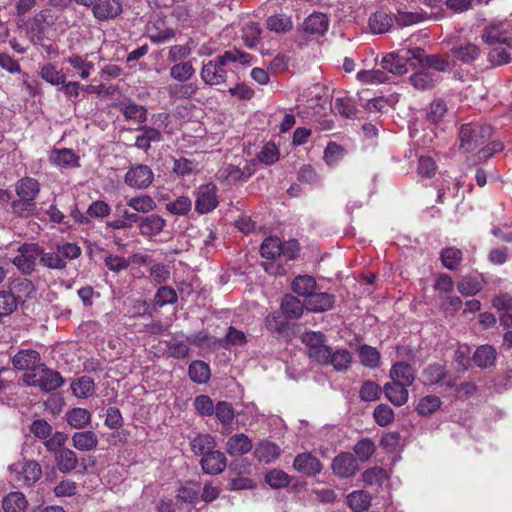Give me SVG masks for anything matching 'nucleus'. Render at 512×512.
I'll return each instance as SVG.
<instances>
[{
	"label": "nucleus",
	"mask_w": 512,
	"mask_h": 512,
	"mask_svg": "<svg viewBox=\"0 0 512 512\" xmlns=\"http://www.w3.org/2000/svg\"><path fill=\"white\" fill-rule=\"evenodd\" d=\"M251 56L248 53L238 50L225 51L222 55L204 63L200 72L201 79L210 86L220 85L226 81V70L224 67L231 62L247 64Z\"/></svg>",
	"instance_id": "nucleus-1"
},
{
	"label": "nucleus",
	"mask_w": 512,
	"mask_h": 512,
	"mask_svg": "<svg viewBox=\"0 0 512 512\" xmlns=\"http://www.w3.org/2000/svg\"><path fill=\"white\" fill-rule=\"evenodd\" d=\"M23 381L26 385L38 387L44 392L55 391L64 384L61 374L43 363L34 372H26Z\"/></svg>",
	"instance_id": "nucleus-2"
},
{
	"label": "nucleus",
	"mask_w": 512,
	"mask_h": 512,
	"mask_svg": "<svg viewBox=\"0 0 512 512\" xmlns=\"http://www.w3.org/2000/svg\"><path fill=\"white\" fill-rule=\"evenodd\" d=\"M311 359L322 365H332L338 372H346L352 364V355L348 350H333L330 346L313 348Z\"/></svg>",
	"instance_id": "nucleus-3"
},
{
	"label": "nucleus",
	"mask_w": 512,
	"mask_h": 512,
	"mask_svg": "<svg viewBox=\"0 0 512 512\" xmlns=\"http://www.w3.org/2000/svg\"><path fill=\"white\" fill-rule=\"evenodd\" d=\"M492 127L488 124L469 123L460 129L461 148L467 152L473 151L484 144L492 135Z\"/></svg>",
	"instance_id": "nucleus-4"
},
{
	"label": "nucleus",
	"mask_w": 512,
	"mask_h": 512,
	"mask_svg": "<svg viewBox=\"0 0 512 512\" xmlns=\"http://www.w3.org/2000/svg\"><path fill=\"white\" fill-rule=\"evenodd\" d=\"M10 479L20 487L34 485L42 476V468L34 460L13 463L9 466Z\"/></svg>",
	"instance_id": "nucleus-5"
},
{
	"label": "nucleus",
	"mask_w": 512,
	"mask_h": 512,
	"mask_svg": "<svg viewBox=\"0 0 512 512\" xmlns=\"http://www.w3.org/2000/svg\"><path fill=\"white\" fill-rule=\"evenodd\" d=\"M422 55V49H406L400 53H389L383 57L381 66L383 69L395 75H403L408 72V63L416 61Z\"/></svg>",
	"instance_id": "nucleus-6"
},
{
	"label": "nucleus",
	"mask_w": 512,
	"mask_h": 512,
	"mask_svg": "<svg viewBox=\"0 0 512 512\" xmlns=\"http://www.w3.org/2000/svg\"><path fill=\"white\" fill-rule=\"evenodd\" d=\"M41 255V247L36 243H25L18 248V254L13 259V264L23 273L30 274L34 271L36 262Z\"/></svg>",
	"instance_id": "nucleus-7"
},
{
	"label": "nucleus",
	"mask_w": 512,
	"mask_h": 512,
	"mask_svg": "<svg viewBox=\"0 0 512 512\" xmlns=\"http://www.w3.org/2000/svg\"><path fill=\"white\" fill-rule=\"evenodd\" d=\"M218 189L213 183L202 184L196 188L195 210L199 214H206L213 211L218 206Z\"/></svg>",
	"instance_id": "nucleus-8"
},
{
	"label": "nucleus",
	"mask_w": 512,
	"mask_h": 512,
	"mask_svg": "<svg viewBox=\"0 0 512 512\" xmlns=\"http://www.w3.org/2000/svg\"><path fill=\"white\" fill-rule=\"evenodd\" d=\"M154 179L151 168L144 164L131 167L125 174V183L136 189H144L149 187Z\"/></svg>",
	"instance_id": "nucleus-9"
},
{
	"label": "nucleus",
	"mask_w": 512,
	"mask_h": 512,
	"mask_svg": "<svg viewBox=\"0 0 512 512\" xmlns=\"http://www.w3.org/2000/svg\"><path fill=\"white\" fill-rule=\"evenodd\" d=\"M53 15L50 10H43L27 23V33L33 43L43 40L45 30L53 24Z\"/></svg>",
	"instance_id": "nucleus-10"
},
{
	"label": "nucleus",
	"mask_w": 512,
	"mask_h": 512,
	"mask_svg": "<svg viewBox=\"0 0 512 512\" xmlns=\"http://www.w3.org/2000/svg\"><path fill=\"white\" fill-rule=\"evenodd\" d=\"M423 382L429 385L441 383L449 388L455 385V380L448 375L445 366L438 363L430 364L424 369Z\"/></svg>",
	"instance_id": "nucleus-11"
},
{
	"label": "nucleus",
	"mask_w": 512,
	"mask_h": 512,
	"mask_svg": "<svg viewBox=\"0 0 512 512\" xmlns=\"http://www.w3.org/2000/svg\"><path fill=\"white\" fill-rule=\"evenodd\" d=\"M480 48L471 42L455 43L450 49V56L454 61L470 64L480 56Z\"/></svg>",
	"instance_id": "nucleus-12"
},
{
	"label": "nucleus",
	"mask_w": 512,
	"mask_h": 512,
	"mask_svg": "<svg viewBox=\"0 0 512 512\" xmlns=\"http://www.w3.org/2000/svg\"><path fill=\"white\" fill-rule=\"evenodd\" d=\"M12 364L18 370L34 372L42 363L40 354L36 350L23 349L13 356Z\"/></svg>",
	"instance_id": "nucleus-13"
},
{
	"label": "nucleus",
	"mask_w": 512,
	"mask_h": 512,
	"mask_svg": "<svg viewBox=\"0 0 512 512\" xmlns=\"http://www.w3.org/2000/svg\"><path fill=\"white\" fill-rule=\"evenodd\" d=\"M484 42L489 45L500 44L512 49V37L507 34L503 23H491L482 35Z\"/></svg>",
	"instance_id": "nucleus-14"
},
{
	"label": "nucleus",
	"mask_w": 512,
	"mask_h": 512,
	"mask_svg": "<svg viewBox=\"0 0 512 512\" xmlns=\"http://www.w3.org/2000/svg\"><path fill=\"white\" fill-rule=\"evenodd\" d=\"M333 472L341 478H349L358 470V464L351 453H341L332 462Z\"/></svg>",
	"instance_id": "nucleus-15"
},
{
	"label": "nucleus",
	"mask_w": 512,
	"mask_h": 512,
	"mask_svg": "<svg viewBox=\"0 0 512 512\" xmlns=\"http://www.w3.org/2000/svg\"><path fill=\"white\" fill-rule=\"evenodd\" d=\"M293 468L302 474L312 477L321 472L322 464L313 454L301 453L295 457Z\"/></svg>",
	"instance_id": "nucleus-16"
},
{
	"label": "nucleus",
	"mask_w": 512,
	"mask_h": 512,
	"mask_svg": "<svg viewBox=\"0 0 512 512\" xmlns=\"http://www.w3.org/2000/svg\"><path fill=\"white\" fill-rule=\"evenodd\" d=\"M329 20L323 13H312L302 23V32L307 36H322L328 30Z\"/></svg>",
	"instance_id": "nucleus-17"
},
{
	"label": "nucleus",
	"mask_w": 512,
	"mask_h": 512,
	"mask_svg": "<svg viewBox=\"0 0 512 512\" xmlns=\"http://www.w3.org/2000/svg\"><path fill=\"white\" fill-rule=\"evenodd\" d=\"M200 465L204 473L218 475L226 468L227 459L223 452L214 450L201 458Z\"/></svg>",
	"instance_id": "nucleus-18"
},
{
	"label": "nucleus",
	"mask_w": 512,
	"mask_h": 512,
	"mask_svg": "<svg viewBox=\"0 0 512 512\" xmlns=\"http://www.w3.org/2000/svg\"><path fill=\"white\" fill-rule=\"evenodd\" d=\"M93 15L100 21L114 19L122 12L120 0H100L92 7Z\"/></svg>",
	"instance_id": "nucleus-19"
},
{
	"label": "nucleus",
	"mask_w": 512,
	"mask_h": 512,
	"mask_svg": "<svg viewBox=\"0 0 512 512\" xmlns=\"http://www.w3.org/2000/svg\"><path fill=\"white\" fill-rule=\"evenodd\" d=\"M390 378L392 381L404 386H411L416 378L415 369L406 362H396L390 369Z\"/></svg>",
	"instance_id": "nucleus-20"
},
{
	"label": "nucleus",
	"mask_w": 512,
	"mask_h": 512,
	"mask_svg": "<svg viewBox=\"0 0 512 512\" xmlns=\"http://www.w3.org/2000/svg\"><path fill=\"white\" fill-rule=\"evenodd\" d=\"M166 226V220L158 214H150L141 218L138 225L139 232L145 237H154L160 234Z\"/></svg>",
	"instance_id": "nucleus-21"
},
{
	"label": "nucleus",
	"mask_w": 512,
	"mask_h": 512,
	"mask_svg": "<svg viewBox=\"0 0 512 512\" xmlns=\"http://www.w3.org/2000/svg\"><path fill=\"white\" fill-rule=\"evenodd\" d=\"M253 447L252 440L243 433L231 436L225 445L226 452L230 456H241L251 451Z\"/></svg>",
	"instance_id": "nucleus-22"
},
{
	"label": "nucleus",
	"mask_w": 512,
	"mask_h": 512,
	"mask_svg": "<svg viewBox=\"0 0 512 512\" xmlns=\"http://www.w3.org/2000/svg\"><path fill=\"white\" fill-rule=\"evenodd\" d=\"M335 297L327 292L315 291L307 298L306 309L312 312H324L332 308Z\"/></svg>",
	"instance_id": "nucleus-23"
},
{
	"label": "nucleus",
	"mask_w": 512,
	"mask_h": 512,
	"mask_svg": "<svg viewBox=\"0 0 512 512\" xmlns=\"http://www.w3.org/2000/svg\"><path fill=\"white\" fill-rule=\"evenodd\" d=\"M148 38L154 44H164L176 35V31L170 27H164L163 22L157 21L147 26Z\"/></svg>",
	"instance_id": "nucleus-24"
},
{
	"label": "nucleus",
	"mask_w": 512,
	"mask_h": 512,
	"mask_svg": "<svg viewBox=\"0 0 512 512\" xmlns=\"http://www.w3.org/2000/svg\"><path fill=\"white\" fill-rule=\"evenodd\" d=\"M440 76L427 68H421L410 77L411 84L418 90L432 89L439 81Z\"/></svg>",
	"instance_id": "nucleus-25"
},
{
	"label": "nucleus",
	"mask_w": 512,
	"mask_h": 512,
	"mask_svg": "<svg viewBox=\"0 0 512 512\" xmlns=\"http://www.w3.org/2000/svg\"><path fill=\"white\" fill-rule=\"evenodd\" d=\"M15 191L19 198L34 201L40 192V184L34 178L24 177L17 181Z\"/></svg>",
	"instance_id": "nucleus-26"
},
{
	"label": "nucleus",
	"mask_w": 512,
	"mask_h": 512,
	"mask_svg": "<svg viewBox=\"0 0 512 512\" xmlns=\"http://www.w3.org/2000/svg\"><path fill=\"white\" fill-rule=\"evenodd\" d=\"M306 308L298 298L292 295H285L281 301V312L288 320L299 319Z\"/></svg>",
	"instance_id": "nucleus-27"
},
{
	"label": "nucleus",
	"mask_w": 512,
	"mask_h": 512,
	"mask_svg": "<svg viewBox=\"0 0 512 512\" xmlns=\"http://www.w3.org/2000/svg\"><path fill=\"white\" fill-rule=\"evenodd\" d=\"M408 386L391 381L384 385L383 391L386 398L395 406H402L408 401Z\"/></svg>",
	"instance_id": "nucleus-28"
},
{
	"label": "nucleus",
	"mask_w": 512,
	"mask_h": 512,
	"mask_svg": "<svg viewBox=\"0 0 512 512\" xmlns=\"http://www.w3.org/2000/svg\"><path fill=\"white\" fill-rule=\"evenodd\" d=\"M55 461L59 471L62 473H69L78 465L76 453L68 448L59 449L55 453Z\"/></svg>",
	"instance_id": "nucleus-29"
},
{
	"label": "nucleus",
	"mask_w": 512,
	"mask_h": 512,
	"mask_svg": "<svg viewBox=\"0 0 512 512\" xmlns=\"http://www.w3.org/2000/svg\"><path fill=\"white\" fill-rule=\"evenodd\" d=\"M137 130L141 132L135 141V146L138 149L147 151L151 147L152 142H160L162 139L161 133L150 126L142 125Z\"/></svg>",
	"instance_id": "nucleus-30"
},
{
	"label": "nucleus",
	"mask_w": 512,
	"mask_h": 512,
	"mask_svg": "<svg viewBox=\"0 0 512 512\" xmlns=\"http://www.w3.org/2000/svg\"><path fill=\"white\" fill-rule=\"evenodd\" d=\"M266 27L276 34H285L293 27L292 18L284 13L273 14L266 19Z\"/></svg>",
	"instance_id": "nucleus-31"
},
{
	"label": "nucleus",
	"mask_w": 512,
	"mask_h": 512,
	"mask_svg": "<svg viewBox=\"0 0 512 512\" xmlns=\"http://www.w3.org/2000/svg\"><path fill=\"white\" fill-rule=\"evenodd\" d=\"M28 507V501L21 492H10L3 498L2 508L4 512H25Z\"/></svg>",
	"instance_id": "nucleus-32"
},
{
	"label": "nucleus",
	"mask_w": 512,
	"mask_h": 512,
	"mask_svg": "<svg viewBox=\"0 0 512 512\" xmlns=\"http://www.w3.org/2000/svg\"><path fill=\"white\" fill-rule=\"evenodd\" d=\"M416 62L421 68H427L428 70L433 69L437 72H445L450 69L448 60L442 58L439 55H425L424 50H422V55L416 58Z\"/></svg>",
	"instance_id": "nucleus-33"
},
{
	"label": "nucleus",
	"mask_w": 512,
	"mask_h": 512,
	"mask_svg": "<svg viewBox=\"0 0 512 512\" xmlns=\"http://www.w3.org/2000/svg\"><path fill=\"white\" fill-rule=\"evenodd\" d=\"M392 26V17L383 11L375 12L369 18V27L374 34H384L388 32Z\"/></svg>",
	"instance_id": "nucleus-34"
},
{
	"label": "nucleus",
	"mask_w": 512,
	"mask_h": 512,
	"mask_svg": "<svg viewBox=\"0 0 512 512\" xmlns=\"http://www.w3.org/2000/svg\"><path fill=\"white\" fill-rule=\"evenodd\" d=\"M252 174L253 171L249 168L242 170L238 166L228 165L219 171L218 177L230 185L239 180H247Z\"/></svg>",
	"instance_id": "nucleus-35"
},
{
	"label": "nucleus",
	"mask_w": 512,
	"mask_h": 512,
	"mask_svg": "<svg viewBox=\"0 0 512 512\" xmlns=\"http://www.w3.org/2000/svg\"><path fill=\"white\" fill-rule=\"evenodd\" d=\"M292 290L298 296L307 299L316 291V280L309 275H299L292 282Z\"/></svg>",
	"instance_id": "nucleus-36"
},
{
	"label": "nucleus",
	"mask_w": 512,
	"mask_h": 512,
	"mask_svg": "<svg viewBox=\"0 0 512 512\" xmlns=\"http://www.w3.org/2000/svg\"><path fill=\"white\" fill-rule=\"evenodd\" d=\"M169 75L171 79L185 83L195 75V69L191 61L178 62L170 67Z\"/></svg>",
	"instance_id": "nucleus-37"
},
{
	"label": "nucleus",
	"mask_w": 512,
	"mask_h": 512,
	"mask_svg": "<svg viewBox=\"0 0 512 512\" xmlns=\"http://www.w3.org/2000/svg\"><path fill=\"white\" fill-rule=\"evenodd\" d=\"M72 443L80 451H91L97 447L98 438L93 431L76 432L72 436Z\"/></svg>",
	"instance_id": "nucleus-38"
},
{
	"label": "nucleus",
	"mask_w": 512,
	"mask_h": 512,
	"mask_svg": "<svg viewBox=\"0 0 512 512\" xmlns=\"http://www.w3.org/2000/svg\"><path fill=\"white\" fill-rule=\"evenodd\" d=\"M120 111L128 120H134L139 123H143L147 120V109L130 100L120 104Z\"/></svg>",
	"instance_id": "nucleus-39"
},
{
	"label": "nucleus",
	"mask_w": 512,
	"mask_h": 512,
	"mask_svg": "<svg viewBox=\"0 0 512 512\" xmlns=\"http://www.w3.org/2000/svg\"><path fill=\"white\" fill-rule=\"evenodd\" d=\"M50 161L63 168L79 166L78 157L70 149L53 150L50 155Z\"/></svg>",
	"instance_id": "nucleus-40"
},
{
	"label": "nucleus",
	"mask_w": 512,
	"mask_h": 512,
	"mask_svg": "<svg viewBox=\"0 0 512 512\" xmlns=\"http://www.w3.org/2000/svg\"><path fill=\"white\" fill-rule=\"evenodd\" d=\"M497 358V352L491 345L478 347L473 355V360L478 367L488 368L492 366Z\"/></svg>",
	"instance_id": "nucleus-41"
},
{
	"label": "nucleus",
	"mask_w": 512,
	"mask_h": 512,
	"mask_svg": "<svg viewBox=\"0 0 512 512\" xmlns=\"http://www.w3.org/2000/svg\"><path fill=\"white\" fill-rule=\"evenodd\" d=\"M280 448L275 443L262 441L255 449V457L264 463H270L280 456Z\"/></svg>",
	"instance_id": "nucleus-42"
},
{
	"label": "nucleus",
	"mask_w": 512,
	"mask_h": 512,
	"mask_svg": "<svg viewBox=\"0 0 512 512\" xmlns=\"http://www.w3.org/2000/svg\"><path fill=\"white\" fill-rule=\"evenodd\" d=\"M191 449L195 454L202 457L215 450L216 441L210 434H199L190 443Z\"/></svg>",
	"instance_id": "nucleus-43"
},
{
	"label": "nucleus",
	"mask_w": 512,
	"mask_h": 512,
	"mask_svg": "<svg viewBox=\"0 0 512 512\" xmlns=\"http://www.w3.org/2000/svg\"><path fill=\"white\" fill-rule=\"evenodd\" d=\"M190 379L198 384H204L210 379V367L201 360L192 361L188 368Z\"/></svg>",
	"instance_id": "nucleus-44"
},
{
	"label": "nucleus",
	"mask_w": 512,
	"mask_h": 512,
	"mask_svg": "<svg viewBox=\"0 0 512 512\" xmlns=\"http://www.w3.org/2000/svg\"><path fill=\"white\" fill-rule=\"evenodd\" d=\"M68 424L75 429L86 427L91 421V413L84 408H73L66 413Z\"/></svg>",
	"instance_id": "nucleus-45"
},
{
	"label": "nucleus",
	"mask_w": 512,
	"mask_h": 512,
	"mask_svg": "<svg viewBox=\"0 0 512 512\" xmlns=\"http://www.w3.org/2000/svg\"><path fill=\"white\" fill-rule=\"evenodd\" d=\"M9 292L16 296L18 302L22 298H30L35 293V287L31 280L18 278L11 283Z\"/></svg>",
	"instance_id": "nucleus-46"
},
{
	"label": "nucleus",
	"mask_w": 512,
	"mask_h": 512,
	"mask_svg": "<svg viewBox=\"0 0 512 512\" xmlns=\"http://www.w3.org/2000/svg\"><path fill=\"white\" fill-rule=\"evenodd\" d=\"M430 18L431 16H429L428 13L423 10H421L420 12L398 11L395 17V22L400 27H407L413 24L423 22Z\"/></svg>",
	"instance_id": "nucleus-47"
},
{
	"label": "nucleus",
	"mask_w": 512,
	"mask_h": 512,
	"mask_svg": "<svg viewBox=\"0 0 512 512\" xmlns=\"http://www.w3.org/2000/svg\"><path fill=\"white\" fill-rule=\"evenodd\" d=\"M127 205L138 213H149L156 209L155 200L149 195H140L128 199Z\"/></svg>",
	"instance_id": "nucleus-48"
},
{
	"label": "nucleus",
	"mask_w": 512,
	"mask_h": 512,
	"mask_svg": "<svg viewBox=\"0 0 512 512\" xmlns=\"http://www.w3.org/2000/svg\"><path fill=\"white\" fill-rule=\"evenodd\" d=\"M349 507L356 512L365 511L371 504V496L365 491H353L347 496Z\"/></svg>",
	"instance_id": "nucleus-49"
},
{
	"label": "nucleus",
	"mask_w": 512,
	"mask_h": 512,
	"mask_svg": "<svg viewBox=\"0 0 512 512\" xmlns=\"http://www.w3.org/2000/svg\"><path fill=\"white\" fill-rule=\"evenodd\" d=\"M73 394L78 398H88L94 393V381L91 377L82 376L71 384Z\"/></svg>",
	"instance_id": "nucleus-50"
},
{
	"label": "nucleus",
	"mask_w": 512,
	"mask_h": 512,
	"mask_svg": "<svg viewBox=\"0 0 512 512\" xmlns=\"http://www.w3.org/2000/svg\"><path fill=\"white\" fill-rule=\"evenodd\" d=\"M39 262L41 265L49 269L62 270L66 267V262L63 261L62 256H60L57 248L49 252H44L41 249Z\"/></svg>",
	"instance_id": "nucleus-51"
},
{
	"label": "nucleus",
	"mask_w": 512,
	"mask_h": 512,
	"mask_svg": "<svg viewBox=\"0 0 512 512\" xmlns=\"http://www.w3.org/2000/svg\"><path fill=\"white\" fill-rule=\"evenodd\" d=\"M283 251L282 242L277 237L266 238L260 247L261 256L266 259H275Z\"/></svg>",
	"instance_id": "nucleus-52"
},
{
	"label": "nucleus",
	"mask_w": 512,
	"mask_h": 512,
	"mask_svg": "<svg viewBox=\"0 0 512 512\" xmlns=\"http://www.w3.org/2000/svg\"><path fill=\"white\" fill-rule=\"evenodd\" d=\"M358 355L362 365L369 368H376L380 362V353L376 348L369 345H362L358 349Z\"/></svg>",
	"instance_id": "nucleus-53"
},
{
	"label": "nucleus",
	"mask_w": 512,
	"mask_h": 512,
	"mask_svg": "<svg viewBox=\"0 0 512 512\" xmlns=\"http://www.w3.org/2000/svg\"><path fill=\"white\" fill-rule=\"evenodd\" d=\"M262 34V28L258 23L249 22L242 28V39L249 48L255 47Z\"/></svg>",
	"instance_id": "nucleus-54"
},
{
	"label": "nucleus",
	"mask_w": 512,
	"mask_h": 512,
	"mask_svg": "<svg viewBox=\"0 0 512 512\" xmlns=\"http://www.w3.org/2000/svg\"><path fill=\"white\" fill-rule=\"evenodd\" d=\"M40 76L51 85H60L65 83V75L52 63H47L42 66Z\"/></svg>",
	"instance_id": "nucleus-55"
},
{
	"label": "nucleus",
	"mask_w": 512,
	"mask_h": 512,
	"mask_svg": "<svg viewBox=\"0 0 512 512\" xmlns=\"http://www.w3.org/2000/svg\"><path fill=\"white\" fill-rule=\"evenodd\" d=\"M441 406V400L438 396L427 395L422 397L416 407V411L422 415H430L437 411Z\"/></svg>",
	"instance_id": "nucleus-56"
},
{
	"label": "nucleus",
	"mask_w": 512,
	"mask_h": 512,
	"mask_svg": "<svg viewBox=\"0 0 512 512\" xmlns=\"http://www.w3.org/2000/svg\"><path fill=\"white\" fill-rule=\"evenodd\" d=\"M257 159L264 165H272L279 160V150L273 142L269 141L258 152Z\"/></svg>",
	"instance_id": "nucleus-57"
},
{
	"label": "nucleus",
	"mask_w": 512,
	"mask_h": 512,
	"mask_svg": "<svg viewBox=\"0 0 512 512\" xmlns=\"http://www.w3.org/2000/svg\"><path fill=\"white\" fill-rule=\"evenodd\" d=\"M266 483L273 489H280L288 486L289 475L280 469H272L265 476Z\"/></svg>",
	"instance_id": "nucleus-58"
},
{
	"label": "nucleus",
	"mask_w": 512,
	"mask_h": 512,
	"mask_svg": "<svg viewBox=\"0 0 512 512\" xmlns=\"http://www.w3.org/2000/svg\"><path fill=\"white\" fill-rule=\"evenodd\" d=\"M381 393L382 389L377 383L371 380H366L361 385L359 390V397L362 401L371 402L378 400L381 396Z\"/></svg>",
	"instance_id": "nucleus-59"
},
{
	"label": "nucleus",
	"mask_w": 512,
	"mask_h": 512,
	"mask_svg": "<svg viewBox=\"0 0 512 512\" xmlns=\"http://www.w3.org/2000/svg\"><path fill=\"white\" fill-rule=\"evenodd\" d=\"M192 208V201L188 196H179L174 201L166 204V209L173 215L182 216L188 214Z\"/></svg>",
	"instance_id": "nucleus-60"
},
{
	"label": "nucleus",
	"mask_w": 512,
	"mask_h": 512,
	"mask_svg": "<svg viewBox=\"0 0 512 512\" xmlns=\"http://www.w3.org/2000/svg\"><path fill=\"white\" fill-rule=\"evenodd\" d=\"M346 154V150L343 146L329 142L324 150V160L327 165H336Z\"/></svg>",
	"instance_id": "nucleus-61"
},
{
	"label": "nucleus",
	"mask_w": 512,
	"mask_h": 512,
	"mask_svg": "<svg viewBox=\"0 0 512 512\" xmlns=\"http://www.w3.org/2000/svg\"><path fill=\"white\" fill-rule=\"evenodd\" d=\"M16 296L9 291H0V319L12 314L17 308Z\"/></svg>",
	"instance_id": "nucleus-62"
},
{
	"label": "nucleus",
	"mask_w": 512,
	"mask_h": 512,
	"mask_svg": "<svg viewBox=\"0 0 512 512\" xmlns=\"http://www.w3.org/2000/svg\"><path fill=\"white\" fill-rule=\"evenodd\" d=\"M448 111L447 104L442 99L431 102L427 110V119L432 123L440 122Z\"/></svg>",
	"instance_id": "nucleus-63"
},
{
	"label": "nucleus",
	"mask_w": 512,
	"mask_h": 512,
	"mask_svg": "<svg viewBox=\"0 0 512 512\" xmlns=\"http://www.w3.org/2000/svg\"><path fill=\"white\" fill-rule=\"evenodd\" d=\"M441 261L442 264L447 269H454L459 264V262L462 259V252L461 250L455 248V247H448L442 250L441 252Z\"/></svg>",
	"instance_id": "nucleus-64"
}]
</instances>
